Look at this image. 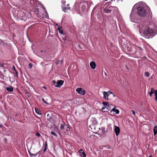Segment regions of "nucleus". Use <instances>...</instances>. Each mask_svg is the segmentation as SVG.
Returning a JSON list of instances; mask_svg holds the SVG:
<instances>
[{"instance_id":"1","label":"nucleus","mask_w":157,"mask_h":157,"mask_svg":"<svg viewBox=\"0 0 157 157\" xmlns=\"http://www.w3.org/2000/svg\"><path fill=\"white\" fill-rule=\"evenodd\" d=\"M137 13L140 17L147 16L148 17L151 18L152 13L149 7H144L140 6L137 8Z\"/></svg>"},{"instance_id":"2","label":"nucleus","mask_w":157,"mask_h":157,"mask_svg":"<svg viewBox=\"0 0 157 157\" xmlns=\"http://www.w3.org/2000/svg\"><path fill=\"white\" fill-rule=\"evenodd\" d=\"M143 33L145 37L148 39L152 37L155 34L153 30L148 26L146 27L143 30Z\"/></svg>"},{"instance_id":"3","label":"nucleus","mask_w":157,"mask_h":157,"mask_svg":"<svg viewBox=\"0 0 157 157\" xmlns=\"http://www.w3.org/2000/svg\"><path fill=\"white\" fill-rule=\"evenodd\" d=\"M103 94L104 98L105 99L107 100H109V99L108 98V97L109 96L110 94H112L113 95V96L114 97H115V95L112 92L109 91L107 92L104 91Z\"/></svg>"},{"instance_id":"4","label":"nucleus","mask_w":157,"mask_h":157,"mask_svg":"<svg viewBox=\"0 0 157 157\" xmlns=\"http://www.w3.org/2000/svg\"><path fill=\"white\" fill-rule=\"evenodd\" d=\"M154 93L155 96V100L157 102V90H155L154 88H152L151 89V91L148 93L150 97L152 96V94Z\"/></svg>"},{"instance_id":"5","label":"nucleus","mask_w":157,"mask_h":157,"mask_svg":"<svg viewBox=\"0 0 157 157\" xmlns=\"http://www.w3.org/2000/svg\"><path fill=\"white\" fill-rule=\"evenodd\" d=\"M77 92L79 94L82 95L86 94V91L81 88H77L76 90Z\"/></svg>"},{"instance_id":"6","label":"nucleus","mask_w":157,"mask_h":157,"mask_svg":"<svg viewBox=\"0 0 157 157\" xmlns=\"http://www.w3.org/2000/svg\"><path fill=\"white\" fill-rule=\"evenodd\" d=\"M28 152L29 155L31 157L33 156L36 157L38 154H39L40 155H42L44 153H43L42 152V151H39L36 154L32 153L29 151H28Z\"/></svg>"},{"instance_id":"7","label":"nucleus","mask_w":157,"mask_h":157,"mask_svg":"<svg viewBox=\"0 0 157 157\" xmlns=\"http://www.w3.org/2000/svg\"><path fill=\"white\" fill-rule=\"evenodd\" d=\"M114 132L115 133L116 135L118 136L120 132V128L119 127L116 126H115Z\"/></svg>"},{"instance_id":"8","label":"nucleus","mask_w":157,"mask_h":157,"mask_svg":"<svg viewBox=\"0 0 157 157\" xmlns=\"http://www.w3.org/2000/svg\"><path fill=\"white\" fill-rule=\"evenodd\" d=\"M66 5H64L62 7L63 11L65 12H68L69 10H70V7H67L66 6Z\"/></svg>"},{"instance_id":"9","label":"nucleus","mask_w":157,"mask_h":157,"mask_svg":"<svg viewBox=\"0 0 157 157\" xmlns=\"http://www.w3.org/2000/svg\"><path fill=\"white\" fill-rule=\"evenodd\" d=\"M64 81L62 80H59L57 82V85H56V87H60L63 84Z\"/></svg>"},{"instance_id":"10","label":"nucleus","mask_w":157,"mask_h":157,"mask_svg":"<svg viewBox=\"0 0 157 157\" xmlns=\"http://www.w3.org/2000/svg\"><path fill=\"white\" fill-rule=\"evenodd\" d=\"M12 69L14 71V72H13V74L15 75L17 77H18V72L16 70L15 67L14 65L13 66Z\"/></svg>"},{"instance_id":"11","label":"nucleus","mask_w":157,"mask_h":157,"mask_svg":"<svg viewBox=\"0 0 157 157\" xmlns=\"http://www.w3.org/2000/svg\"><path fill=\"white\" fill-rule=\"evenodd\" d=\"M90 66L91 68L93 69L95 68L96 65L95 63L93 61H92L90 63Z\"/></svg>"},{"instance_id":"12","label":"nucleus","mask_w":157,"mask_h":157,"mask_svg":"<svg viewBox=\"0 0 157 157\" xmlns=\"http://www.w3.org/2000/svg\"><path fill=\"white\" fill-rule=\"evenodd\" d=\"M6 90L10 92H12L13 91V88L12 86H10L6 88Z\"/></svg>"},{"instance_id":"13","label":"nucleus","mask_w":157,"mask_h":157,"mask_svg":"<svg viewBox=\"0 0 157 157\" xmlns=\"http://www.w3.org/2000/svg\"><path fill=\"white\" fill-rule=\"evenodd\" d=\"M79 152L83 157H86V155L82 149H80Z\"/></svg>"},{"instance_id":"14","label":"nucleus","mask_w":157,"mask_h":157,"mask_svg":"<svg viewBox=\"0 0 157 157\" xmlns=\"http://www.w3.org/2000/svg\"><path fill=\"white\" fill-rule=\"evenodd\" d=\"M86 3L82 4L81 6V10L83 11H84L86 9Z\"/></svg>"},{"instance_id":"15","label":"nucleus","mask_w":157,"mask_h":157,"mask_svg":"<svg viewBox=\"0 0 157 157\" xmlns=\"http://www.w3.org/2000/svg\"><path fill=\"white\" fill-rule=\"evenodd\" d=\"M67 125L66 124H63L61 123L60 126V128L61 130H63L64 129L65 126H67Z\"/></svg>"},{"instance_id":"16","label":"nucleus","mask_w":157,"mask_h":157,"mask_svg":"<svg viewBox=\"0 0 157 157\" xmlns=\"http://www.w3.org/2000/svg\"><path fill=\"white\" fill-rule=\"evenodd\" d=\"M154 135H155L157 133V126L154 127L153 129Z\"/></svg>"},{"instance_id":"17","label":"nucleus","mask_w":157,"mask_h":157,"mask_svg":"<svg viewBox=\"0 0 157 157\" xmlns=\"http://www.w3.org/2000/svg\"><path fill=\"white\" fill-rule=\"evenodd\" d=\"M104 12L106 13H110L111 11V10L110 9H107L106 8H104L103 9Z\"/></svg>"},{"instance_id":"18","label":"nucleus","mask_w":157,"mask_h":157,"mask_svg":"<svg viewBox=\"0 0 157 157\" xmlns=\"http://www.w3.org/2000/svg\"><path fill=\"white\" fill-rule=\"evenodd\" d=\"M62 27H61L60 28L58 27V29L59 31V33H60L61 34H63V31L61 29Z\"/></svg>"},{"instance_id":"19","label":"nucleus","mask_w":157,"mask_h":157,"mask_svg":"<svg viewBox=\"0 0 157 157\" xmlns=\"http://www.w3.org/2000/svg\"><path fill=\"white\" fill-rule=\"evenodd\" d=\"M112 111H115L116 114H118L119 113V111L117 109H115L114 108H113L112 110L111 111V112H112Z\"/></svg>"},{"instance_id":"20","label":"nucleus","mask_w":157,"mask_h":157,"mask_svg":"<svg viewBox=\"0 0 157 157\" xmlns=\"http://www.w3.org/2000/svg\"><path fill=\"white\" fill-rule=\"evenodd\" d=\"M136 49L137 51H139L140 52H141L143 50V49L139 46H136Z\"/></svg>"},{"instance_id":"21","label":"nucleus","mask_w":157,"mask_h":157,"mask_svg":"<svg viewBox=\"0 0 157 157\" xmlns=\"http://www.w3.org/2000/svg\"><path fill=\"white\" fill-rule=\"evenodd\" d=\"M35 110L37 113L39 115L41 114V111L39 110L38 109H35Z\"/></svg>"},{"instance_id":"22","label":"nucleus","mask_w":157,"mask_h":157,"mask_svg":"<svg viewBox=\"0 0 157 157\" xmlns=\"http://www.w3.org/2000/svg\"><path fill=\"white\" fill-rule=\"evenodd\" d=\"M62 40L64 41L67 40V39L66 37L63 34L62 36Z\"/></svg>"},{"instance_id":"23","label":"nucleus","mask_w":157,"mask_h":157,"mask_svg":"<svg viewBox=\"0 0 157 157\" xmlns=\"http://www.w3.org/2000/svg\"><path fill=\"white\" fill-rule=\"evenodd\" d=\"M111 3H112V2H106L105 4V6H109V5H110V4H111Z\"/></svg>"},{"instance_id":"24","label":"nucleus","mask_w":157,"mask_h":157,"mask_svg":"<svg viewBox=\"0 0 157 157\" xmlns=\"http://www.w3.org/2000/svg\"><path fill=\"white\" fill-rule=\"evenodd\" d=\"M145 76L147 77H148L150 76V74L149 72H146L145 73Z\"/></svg>"},{"instance_id":"25","label":"nucleus","mask_w":157,"mask_h":157,"mask_svg":"<svg viewBox=\"0 0 157 157\" xmlns=\"http://www.w3.org/2000/svg\"><path fill=\"white\" fill-rule=\"evenodd\" d=\"M102 104L104 106H107L109 104V103L107 102H103Z\"/></svg>"},{"instance_id":"26","label":"nucleus","mask_w":157,"mask_h":157,"mask_svg":"<svg viewBox=\"0 0 157 157\" xmlns=\"http://www.w3.org/2000/svg\"><path fill=\"white\" fill-rule=\"evenodd\" d=\"M4 44L3 41L1 39H0V45H3Z\"/></svg>"},{"instance_id":"27","label":"nucleus","mask_w":157,"mask_h":157,"mask_svg":"<svg viewBox=\"0 0 157 157\" xmlns=\"http://www.w3.org/2000/svg\"><path fill=\"white\" fill-rule=\"evenodd\" d=\"M51 133L53 135L55 136L56 137H57V135L54 132H51Z\"/></svg>"},{"instance_id":"28","label":"nucleus","mask_w":157,"mask_h":157,"mask_svg":"<svg viewBox=\"0 0 157 157\" xmlns=\"http://www.w3.org/2000/svg\"><path fill=\"white\" fill-rule=\"evenodd\" d=\"M70 128L71 126L70 125H68L67 128L66 129V130L67 131L69 130L70 129Z\"/></svg>"},{"instance_id":"29","label":"nucleus","mask_w":157,"mask_h":157,"mask_svg":"<svg viewBox=\"0 0 157 157\" xmlns=\"http://www.w3.org/2000/svg\"><path fill=\"white\" fill-rule=\"evenodd\" d=\"M53 84V85L56 86V85H57V83L56 82L55 80H53L52 81Z\"/></svg>"},{"instance_id":"30","label":"nucleus","mask_w":157,"mask_h":157,"mask_svg":"<svg viewBox=\"0 0 157 157\" xmlns=\"http://www.w3.org/2000/svg\"><path fill=\"white\" fill-rule=\"evenodd\" d=\"M42 100L45 103L47 104V105H48L49 104L44 100V98H42Z\"/></svg>"},{"instance_id":"31","label":"nucleus","mask_w":157,"mask_h":157,"mask_svg":"<svg viewBox=\"0 0 157 157\" xmlns=\"http://www.w3.org/2000/svg\"><path fill=\"white\" fill-rule=\"evenodd\" d=\"M33 66L32 64L31 63H30L29 64V68H32Z\"/></svg>"},{"instance_id":"32","label":"nucleus","mask_w":157,"mask_h":157,"mask_svg":"<svg viewBox=\"0 0 157 157\" xmlns=\"http://www.w3.org/2000/svg\"><path fill=\"white\" fill-rule=\"evenodd\" d=\"M36 135L37 137H40V134L39 132H37L36 134Z\"/></svg>"},{"instance_id":"33","label":"nucleus","mask_w":157,"mask_h":157,"mask_svg":"<svg viewBox=\"0 0 157 157\" xmlns=\"http://www.w3.org/2000/svg\"><path fill=\"white\" fill-rule=\"evenodd\" d=\"M3 66H4V64H3V63L0 62V67H3Z\"/></svg>"},{"instance_id":"34","label":"nucleus","mask_w":157,"mask_h":157,"mask_svg":"<svg viewBox=\"0 0 157 157\" xmlns=\"http://www.w3.org/2000/svg\"><path fill=\"white\" fill-rule=\"evenodd\" d=\"M48 146L47 143V142H46L44 144V147H47Z\"/></svg>"},{"instance_id":"35","label":"nucleus","mask_w":157,"mask_h":157,"mask_svg":"<svg viewBox=\"0 0 157 157\" xmlns=\"http://www.w3.org/2000/svg\"><path fill=\"white\" fill-rule=\"evenodd\" d=\"M47 149V147H44V153L46 151Z\"/></svg>"},{"instance_id":"36","label":"nucleus","mask_w":157,"mask_h":157,"mask_svg":"<svg viewBox=\"0 0 157 157\" xmlns=\"http://www.w3.org/2000/svg\"><path fill=\"white\" fill-rule=\"evenodd\" d=\"M132 111L133 114V115H135V112L133 110H132Z\"/></svg>"},{"instance_id":"37","label":"nucleus","mask_w":157,"mask_h":157,"mask_svg":"<svg viewBox=\"0 0 157 157\" xmlns=\"http://www.w3.org/2000/svg\"><path fill=\"white\" fill-rule=\"evenodd\" d=\"M62 2H63V5H65V3H66V1H63Z\"/></svg>"},{"instance_id":"38","label":"nucleus","mask_w":157,"mask_h":157,"mask_svg":"<svg viewBox=\"0 0 157 157\" xmlns=\"http://www.w3.org/2000/svg\"><path fill=\"white\" fill-rule=\"evenodd\" d=\"M105 108V107H103L101 108V110H103Z\"/></svg>"},{"instance_id":"39","label":"nucleus","mask_w":157,"mask_h":157,"mask_svg":"<svg viewBox=\"0 0 157 157\" xmlns=\"http://www.w3.org/2000/svg\"><path fill=\"white\" fill-rule=\"evenodd\" d=\"M45 90H47V88L45 86H44L43 87Z\"/></svg>"},{"instance_id":"40","label":"nucleus","mask_w":157,"mask_h":157,"mask_svg":"<svg viewBox=\"0 0 157 157\" xmlns=\"http://www.w3.org/2000/svg\"><path fill=\"white\" fill-rule=\"evenodd\" d=\"M3 126L1 124H0V128H2Z\"/></svg>"},{"instance_id":"41","label":"nucleus","mask_w":157,"mask_h":157,"mask_svg":"<svg viewBox=\"0 0 157 157\" xmlns=\"http://www.w3.org/2000/svg\"><path fill=\"white\" fill-rule=\"evenodd\" d=\"M5 129H6V128L5 127H3V128H2L3 130L4 131H5Z\"/></svg>"},{"instance_id":"42","label":"nucleus","mask_w":157,"mask_h":157,"mask_svg":"<svg viewBox=\"0 0 157 157\" xmlns=\"http://www.w3.org/2000/svg\"><path fill=\"white\" fill-rule=\"evenodd\" d=\"M26 93H27V94H28V96H29V95H30V94L29 93L26 92Z\"/></svg>"},{"instance_id":"43","label":"nucleus","mask_w":157,"mask_h":157,"mask_svg":"<svg viewBox=\"0 0 157 157\" xmlns=\"http://www.w3.org/2000/svg\"><path fill=\"white\" fill-rule=\"evenodd\" d=\"M26 93H27V94H28V96H29V95H30V94L29 93L26 92Z\"/></svg>"},{"instance_id":"44","label":"nucleus","mask_w":157,"mask_h":157,"mask_svg":"<svg viewBox=\"0 0 157 157\" xmlns=\"http://www.w3.org/2000/svg\"><path fill=\"white\" fill-rule=\"evenodd\" d=\"M66 6H67L68 7L69 6V4H67Z\"/></svg>"},{"instance_id":"45","label":"nucleus","mask_w":157,"mask_h":157,"mask_svg":"<svg viewBox=\"0 0 157 157\" xmlns=\"http://www.w3.org/2000/svg\"><path fill=\"white\" fill-rule=\"evenodd\" d=\"M113 7L112 6H110L109 7V8H110L111 9V7Z\"/></svg>"},{"instance_id":"46","label":"nucleus","mask_w":157,"mask_h":157,"mask_svg":"<svg viewBox=\"0 0 157 157\" xmlns=\"http://www.w3.org/2000/svg\"><path fill=\"white\" fill-rule=\"evenodd\" d=\"M126 68H127V69H128V67H127V66H126Z\"/></svg>"},{"instance_id":"47","label":"nucleus","mask_w":157,"mask_h":157,"mask_svg":"<svg viewBox=\"0 0 157 157\" xmlns=\"http://www.w3.org/2000/svg\"><path fill=\"white\" fill-rule=\"evenodd\" d=\"M40 51H41V52H43V50H41Z\"/></svg>"},{"instance_id":"48","label":"nucleus","mask_w":157,"mask_h":157,"mask_svg":"<svg viewBox=\"0 0 157 157\" xmlns=\"http://www.w3.org/2000/svg\"><path fill=\"white\" fill-rule=\"evenodd\" d=\"M149 157H152V156H150Z\"/></svg>"}]
</instances>
